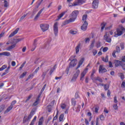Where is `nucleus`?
Wrapping results in <instances>:
<instances>
[{"label": "nucleus", "mask_w": 125, "mask_h": 125, "mask_svg": "<svg viewBox=\"0 0 125 125\" xmlns=\"http://www.w3.org/2000/svg\"><path fill=\"white\" fill-rule=\"evenodd\" d=\"M78 15H79V11H73L72 13L69 15L70 19L65 21L64 23H63V25H67V24H69V23H72V22H74V21L77 19Z\"/></svg>", "instance_id": "1"}, {"label": "nucleus", "mask_w": 125, "mask_h": 125, "mask_svg": "<svg viewBox=\"0 0 125 125\" xmlns=\"http://www.w3.org/2000/svg\"><path fill=\"white\" fill-rule=\"evenodd\" d=\"M125 29L122 25H119V27L116 30V33H114V37L118 38L119 36L123 35V32H125Z\"/></svg>", "instance_id": "2"}, {"label": "nucleus", "mask_w": 125, "mask_h": 125, "mask_svg": "<svg viewBox=\"0 0 125 125\" xmlns=\"http://www.w3.org/2000/svg\"><path fill=\"white\" fill-rule=\"evenodd\" d=\"M34 116V111L32 110L30 112V114L27 117L26 115H24L23 119L22 120L23 124H25L26 122H30V120L32 119V117Z\"/></svg>", "instance_id": "3"}, {"label": "nucleus", "mask_w": 125, "mask_h": 125, "mask_svg": "<svg viewBox=\"0 0 125 125\" xmlns=\"http://www.w3.org/2000/svg\"><path fill=\"white\" fill-rule=\"evenodd\" d=\"M23 40H24L23 38L13 39L12 40L11 43V44H14L16 46V44H17L18 42H21V41H23Z\"/></svg>", "instance_id": "4"}, {"label": "nucleus", "mask_w": 125, "mask_h": 125, "mask_svg": "<svg viewBox=\"0 0 125 125\" xmlns=\"http://www.w3.org/2000/svg\"><path fill=\"white\" fill-rule=\"evenodd\" d=\"M40 27L41 28L42 32H45V31H47V30H48V28H49V25L48 24H40Z\"/></svg>", "instance_id": "5"}, {"label": "nucleus", "mask_w": 125, "mask_h": 125, "mask_svg": "<svg viewBox=\"0 0 125 125\" xmlns=\"http://www.w3.org/2000/svg\"><path fill=\"white\" fill-rule=\"evenodd\" d=\"M114 62L115 63V67H119V66L124 67V66H125V63L121 61L116 60H115Z\"/></svg>", "instance_id": "6"}, {"label": "nucleus", "mask_w": 125, "mask_h": 125, "mask_svg": "<svg viewBox=\"0 0 125 125\" xmlns=\"http://www.w3.org/2000/svg\"><path fill=\"white\" fill-rule=\"evenodd\" d=\"M53 30L55 36L58 34V22H55L54 24Z\"/></svg>", "instance_id": "7"}, {"label": "nucleus", "mask_w": 125, "mask_h": 125, "mask_svg": "<svg viewBox=\"0 0 125 125\" xmlns=\"http://www.w3.org/2000/svg\"><path fill=\"white\" fill-rule=\"evenodd\" d=\"M87 71H88V68H86L81 73L80 81H83V77H84V76H85V75L86 74V73H87Z\"/></svg>", "instance_id": "8"}, {"label": "nucleus", "mask_w": 125, "mask_h": 125, "mask_svg": "<svg viewBox=\"0 0 125 125\" xmlns=\"http://www.w3.org/2000/svg\"><path fill=\"white\" fill-rule=\"evenodd\" d=\"M99 3V0H94L92 2V7L94 9L98 8V4Z\"/></svg>", "instance_id": "9"}, {"label": "nucleus", "mask_w": 125, "mask_h": 125, "mask_svg": "<svg viewBox=\"0 0 125 125\" xmlns=\"http://www.w3.org/2000/svg\"><path fill=\"white\" fill-rule=\"evenodd\" d=\"M79 75H80V70H77L74 75L73 77H72L71 81L72 82H75L76 80H77V78L79 77Z\"/></svg>", "instance_id": "10"}, {"label": "nucleus", "mask_w": 125, "mask_h": 125, "mask_svg": "<svg viewBox=\"0 0 125 125\" xmlns=\"http://www.w3.org/2000/svg\"><path fill=\"white\" fill-rule=\"evenodd\" d=\"M77 65V59H74L72 60L69 63V68L71 67H75V66Z\"/></svg>", "instance_id": "11"}, {"label": "nucleus", "mask_w": 125, "mask_h": 125, "mask_svg": "<svg viewBox=\"0 0 125 125\" xmlns=\"http://www.w3.org/2000/svg\"><path fill=\"white\" fill-rule=\"evenodd\" d=\"M87 25H88L87 21L84 22L83 25L81 26V29L83 31H86L87 28Z\"/></svg>", "instance_id": "12"}, {"label": "nucleus", "mask_w": 125, "mask_h": 125, "mask_svg": "<svg viewBox=\"0 0 125 125\" xmlns=\"http://www.w3.org/2000/svg\"><path fill=\"white\" fill-rule=\"evenodd\" d=\"M99 73H106L107 69L105 67H103V65H100L99 69Z\"/></svg>", "instance_id": "13"}, {"label": "nucleus", "mask_w": 125, "mask_h": 125, "mask_svg": "<svg viewBox=\"0 0 125 125\" xmlns=\"http://www.w3.org/2000/svg\"><path fill=\"white\" fill-rule=\"evenodd\" d=\"M44 10V7H43V8H42L39 11V12L37 13V15L35 16L34 18V20H38V18H39V17L41 16V14H42V11H43Z\"/></svg>", "instance_id": "14"}, {"label": "nucleus", "mask_w": 125, "mask_h": 125, "mask_svg": "<svg viewBox=\"0 0 125 125\" xmlns=\"http://www.w3.org/2000/svg\"><path fill=\"white\" fill-rule=\"evenodd\" d=\"M37 42H38V40L37 39H35L34 40L32 47L31 48V51H34V50L36 49V48L37 47V45L38 44Z\"/></svg>", "instance_id": "15"}, {"label": "nucleus", "mask_w": 125, "mask_h": 125, "mask_svg": "<svg viewBox=\"0 0 125 125\" xmlns=\"http://www.w3.org/2000/svg\"><path fill=\"white\" fill-rule=\"evenodd\" d=\"M18 31H19V28H17L13 32H12L9 36V38H12V37L15 36V35L18 33Z\"/></svg>", "instance_id": "16"}, {"label": "nucleus", "mask_w": 125, "mask_h": 125, "mask_svg": "<svg viewBox=\"0 0 125 125\" xmlns=\"http://www.w3.org/2000/svg\"><path fill=\"white\" fill-rule=\"evenodd\" d=\"M104 38L107 42L110 43V42H111V41H112V40L111 39V38H110L109 36H108L107 34H105L104 35Z\"/></svg>", "instance_id": "17"}, {"label": "nucleus", "mask_w": 125, "mask_h": 125, "mask_svg": "<svg viewBox=\"0 0 125 125\" xmlns=\"http://www.w3.org/2000/svg\"><path fill=\"white\" fill-rule=\"evenodd\" d=\"M84 59L83 58H82L79 62V64L77 66V67H76V70H78V69H79V68H80L81 67V66H82V65H83V61H84Z\"/></svg>", "instance_id": "18"}, {"label": "nucleus", "mask_w": 125, "mask_h": 125, "mask_svg": "<svg viewBox=\"0 0 125 125\" xmlns=\"http://www.w3.org/2000/svg\"><path fill=\"white\" fill-rule=\"evenodd\" d=\"M12 45L7 47L6 48V50L7 51H10L12 49H13V48H15V47L16 46L14 44H12Z\"/></svg>", "instance_id": "19"}, {"label": "nucleus", "mask_w": 125, "mask_h": 125, "mask_svg": "<svg viewBox=\"0 0 125 125\" xmlns=\"http://www.w3.org/2000/svg\"><path fill=\"white\" fill-rule=\"evenodd\" d=\"M92 80L93 81V82H94V81H98V82H100V83H103V80L99 77L92 78Z\"/></svg>", "instance_id": "20"}, {"label": "nucleus", "mask_w": 125, "mask_h": 125, "mask_svg": "<svg viewBox=\"0 0 125 125\" xmlns=\"http://www.w3.org/2000/svg\"><path fill=\"white\" fill-rule=\"evenodd\" d=\"M67 13V11L62 12L61 14H60L58 16V19H57V21H58L61 18H62V16H64L65 15V14Z\"/></svg>", "instance_id": "21"}, {"label": "nucleus", "mask_w": 125, "mask_h": 125, "mask_svg": "<svg viewBox=\"0 0 125 125\" xmlns=\"http://www.w3.org/2000/svg\"><path fill=\"white\" fill-rule=\"evenodd\" d=\"M81 43H79L78 45L75 47L76 53L78 54L80 52V47H81Z\"/></svg>", "instance_id": "22"}, {"label": "nucleus", "mask_w": 125, "mask_h": 125, "mask_svg": "<svg viewBox=\"0 0 125 125\" xmlns=\"http://www.w3.org/2000/svg\"><path fill=\"white\" fill-rule=\"evenodd\" d=\"M13 108V106L12 105H10L7 109L4 112V114H7V113H8L10 111H11L12 110V108Z\"/></svg>", "instance_id": "23"}, {"label": "nucleus", "mask_w": 125, "mask_h": 125, "mask_svg": "<svg viewBox=\"0 0 125 125\" xmlns=\"http://www.w3.org/2000/svg\"><path fill=\"white\" fill-rule=\"evenodd\" d=\"M0 55H3L4 56H10L9 52H3L0 53Z\"/></svg>", "instance_id": "24"}, {"label": "nucleus", "mask_w": 125, "mask_h": 125, "mask_svg": "<svg viewBox=\"0 0 125 125\" xmlns=\"http://www.w3.org/2000/svg\"><path fill=\"white\" fill-rule=\"evenodd\" d=\"M86 19H87V15H83L82 17V21L83 22H86Z\"/></svg>", "instance_id": "25"}, {"label": "nucleus", "mask_w": 125, "mask_h": 125, "mask_svg": "<svg viewBox=\"0 0 125 125\" xmlns=\"http://www.w3.org/2000/svg\"><path fill=\"white\" fill-rule=\"evenodd\" d=\"M42 124H43V117H42L39 120L38 125H42Z\"/></svg>", "instance_id": "26"}, {"label": "nucleus", "mask_w": 125, "mask_h": 125, "mask_svg": "<svg viewBox=\"0 0 125 125\" xmlns=\"http://www.w3.org/2000/svg\"><path fill=\"white\" fill-rule=\"evenodd\" d=\"M39 101H40V99L39 98H37L36 99V101L33 104V106H37V105H38Z\"/></svg>", "instance_id": "27"}, {"label": "nucleus", "mask_w": 125, "mask_h": 125, "mask_svg": "<svg viewBox=\"0 0 125 125\" xmlns=\"http://www.w3.org/2000/svg\"><path fill=\"white\" fill-rule=\"evenodd\" d=\"M118 76L120 77L121 79V80H124V79H125V75H124V74L123 73H118Z\"/></svg>", "instance_id": "28"}, {"label": "nucleus", "mask_w": 125, "mask_h": 125, "mask_svg": "<svg viewBox=\"0 0 125 125\" xmlns=\"http://www.w3.org/2000/svg\"><path fill=\"white\" fill-rule=\"evenodd\" d=\"M102 60L103 61H104V62H107L109 61V60L108 59V56H106L105 58H104V57H103L102 58Z\"/></svg>", "instance_id": "29"}, {"label": "nucleus", "mask_w": 125, "mask_h": 125, "mask_svg": "<svg viewBox=\"0 0 125 125\" xmlns=\"http://www.w3.org/2000/svg\"><path fill=\"white\" fill-rule=\"evenodd\" d=\"M107 23H105V22H103L101 26V31H103V30H104V28H105V26H106V24Z\"/></svg>", "instance_id": "30"}, {"label": "nucleus", "mask_w": 125, "mask_h": 125, "mask_svg": "<svg viewBox=\"0 0 125 125\" xmlns=\"http://www.w3.org/2000/svg\"><path fill=\"white\" fill-rule=\"evenodd\" d=\"M116 52L117 53H121V48H120V46H117L116 47Z\"/></svg>", "instance_id": "31"}, {"label": "nucleus", "mask_w": 125, "mask_h": 125, "mask_svg": "<svg viewBox=\"0 0 125 125\" xmlns=\"http://www.w3.org/2000/svg\"><path fill=\"white\" fill-rule=\"evenodd\" d=\"M33 97V95L32 94H30L27 98V99L25 100V103H27V102L28 101H29V100H30L32 97Z\"/></svg>", "instance_id": "32"}, {"label": "nucleus", "mask_w": 125, "mask_h": 125, "mask_svg": "<svg viewBox=\"0 0 125 125\" xmlns=\"http://www.w3.org/2000/svg\"><path fill=\"white\" fill-rule=\"evenodd\" d=\"M44 48H45V49H47V50H49V49H50V46L49 45V43H47L44 46Z\"/></svg>", "instance_id": "33"}, {"label": "nucleus", "mask_w": 125, "mask_h": 125, "mask_svg": "<svg viewBox=\"0 0 125 125\" xmlns=\"http://www.w3.org/2000/svg\"><path fill=\"white\" fill-rule=\"evenodd\" d=\"M120 47L121 48V50H124V49H125V43L124 42L121 43Z\"/></svg>", "instance_id": "34"}, {"label": "nucleus", "mask_w": 125, "mask_h": 125, "mask_svg": "<svg viewBox=\"0 0 125 125\" xmlns=\"http://www.w3.org/2000/svg\"><path fill=\"white\" fill-rule=\"evenodd\" d=\"M63 119H64V114H62L59 117L60 122H62V121H63Z\"/></svg>", "instance_id": "35"}, {"label": "nucleus", "mask_w": 125, "mask_h": 125, "mask_svg": "<svg viewBox=\"0 0 125 125\" xmlns=\"http://www.w3.org/2000/svg\"><path fill=\"white\" fill-rule=\"evenodd\" d=\"M5 107V105L4 104H1L0 106V111L1 112L2 111H3V110L4 109V108Z\"/></svg>", "instance_id": "36"}, {"label": "nucleus", "mask_w": 125, "mask_h": 125, "mask_svg": "<svg viewBox=\"0 0 125 125\" xmlns=\"http://www.w3.org/2000/svg\"><path fill=\"white\" fill-rule=\"evenodd\" d=\"M71 4V5H69V6H76L77 5H79V3H78V2H74Z\"/></svg>", "instance_id": "37"}, {"label": "nucleus", "mask_w": 125, "mask_h": 125, "mask_svg": "<svg viewBox=\"0 0 125 125\" xmlns=\"http://www.w3.org/2000/svg\"><path fill=\"white\" fill-rule=\"evenodd\" d=\"M7 66L6 65H2V66L0 68V71H3V70H4V69H6V68H7Z\"/></svg>", "instance_id": "38"}, {"label": "nucleus", "mask_w": 125, "mask_h": 125, "mask_svg": "<svg viewBox=\"0 0 125 125\" xmlns=\"http://www.w3.org/2000/svg\"><path fill=\"white\" fill-rule=\"evenodd\" d=\"M26 75H27V72H23L20 76V78L21 79L23 78V77H25V76H26Z\"/></svg>", "instance_id": "39"}, {"label": "nucleus", "mask_w": 125, "mask_h": 125, "mask_svg": "<svg viewBox=\"0 0 125 125\" xmlns=\"http://www.w3.org/2000/svg\"><path fill=\"white\" fill-rule=\"evenodd\" d=\"M77 2L79 5H81V4H83V3L84 2L83 0H78Z\"/></svg>", "instance_id": "40"}, {"label": "nucleus", "mask_w": 125, "mask_h": 125, "mask_svg": "<svg viewBox=\"0 0 125 125\" xmlns=\"http://www.w3.org/2000/svg\"><path fill=\"white\" fill-rule=\"evenodd\" d=\"M4 7H7V6H8V2H7V0H5L4 1Z\"/></svg>", "instance_id": "41"}, {"label": "nucleus", "mask_w": 125, "mask_h": 125, "mask_svg": "<svg viewBox=\"0 0 125 125\" xmlns=\"http://www.w3.org/2000/svg\"><path fill=\"white\" fill-rule=\"evenodd\" d=\"M77 103V102L74 99H72V104L73 106H76V104Z\"/></svg>", "instance_id": "42"}, {"label": "nucleus", "mask_w": 125, "mask_h": 125, "mask_svg": "<svg viewBox=\"0 0 125 125\" xmlns=\"http://www.w3.org/2000/svg\"><path fill=\"white\" fill-rule=\"evenodd\" d=\"M70 33L71 35H76V34H77V31L71 30L70 31Z\"/></svg>", "instance_id": "43"}, {"label": "nucleus", "mask_w": 125, "mask_h": 125, "mask_svg": "<svg viewBox=\"0 0 125 125\" xmlns=\"http://www.w3.org/2000/svg\"><path fill=\"white\" fill-rule=\"evenodd\" d=\"M96 72V71L95 70H94V69L93 70L92 72L91 75V79H93V76H94V74H95Z\"/></svg>", "instance_id": "44"}, {"label": "nucleus", "mask_w": 125, "mask_h": 125, "mask_svg": "<svg viewBox=\"0 0 125 125\" xmlns=\"http://www.w3.org/2000/svg\"><path fill=\"white\" fill-rule=\"evenodd\" d=\"M54 70H55V66L53 67L50 71V75H52V73L54 72Z\"/></svg>", "instance_id": "45"}, {"label": "nucleus", "mask_w": 125, "mask_h": 125, "mask_svg": "<svg viewBox=\"0 0 125 125\" xmlns=\"http://www.w3.org/2000/svg\"><path fill=\"white\" fill-rule=\"evenodd\" d=\"M100 119L101 121H104L105 117H104V115H103V114H102L100 116Z\"/></svg>", "instance_id": "46"}, {"label": "nucleus", "mask_w": 125, "mask_h": 125, "mask_svg": "<svg viewBox=\"0 0 125 125\" xmlns=\"http://www.w3.org/2000/svg\"><path fill=\"white\" fill-rule=\"evenodd\" d=\"M80 109H81V105H78L76 108V112H80Z\"/></svg>", "instance_id": "47"}, {"label": "nucleus", "mask_w": 125, "mask_h": 125, "mask_svg": "<svg viewBox=\"0 0 125 125\" xmlns=\"http://www.w3.org/2000/svg\"><path fill=\"white\" fill-rule=\"evenodd\" d=\"M104 88L105 90H108L109 89V85L105 84L104 85Z\"/></svg>", "instance_id": "48"}, {"label": "nucleus", "mask_w": 125, "mask_h": 125, "mask_svg": "<svg viewBox=\"0 0 125 125\" xmlns=\"http://www.w3.org/2000/svg\"><path fill=\"white\" fill-rule=\"evenodd\" d=\"M46 72H43L42 77V79H44V78H45V76H46Z\"/></svg>", "instance_id": "49"}, {"label": "nucleus", "mask_w": 125, "mask_h": 125, "mask_svg": "<svg viewBox=\"0 0 125 125\" xmlns=\"http://www.w3.org/2000/svg\"><path fill=\"white\" fill-rule=\"evenodd\" d=\"M113 108L114 110H118V107L117 104H113Z\"/></svg>", "instance_id": "50"}, {"label": "nucleus", "mask_w": 125, "mask_h": 125, "mask_svg": "<svg viewBox=\"0 0 125 125\" xmlns=\"http://www.w3.org/2000/svg\"><path fill=\"white\" fill-rule=\"evenodd\" d=\"M40 70V67H37L35 71L34 72L33 74H37L38 72H39V70Z\"/></svg>", "instance_id": "51"}, {"label": "nucleus", "mask_w": 125, "mask_h": 125, "mask_svg": "<svg viewBox=\"0 0 125 125\" xmlns=\"http://www.w3.org/2000/svg\"><path fill=\"white\" fill-rule=\"evenodd\" d=\"M97 54V50H93V55L95 56Z\"/></svg>", "instance_id": "52"}, {"label": "nucleus", "mask_w": 125, "mask_h": 125, "mask_svg": "<svg viewBox=\"0 0 125 125\" xmlns=\"http://www.w3.org/2000/svg\"><path fill=\"white\" fill-rule=\"evenodd\" d=\"M94 42H95V41H92V42L90 45V48H92L94 46Z\"/></svg>", "instance_id": "53"}, {"label": "nucleus", "mask_w": 125, "mask_h": 125, "mask_svg": "<svg viewBox=\"0 0 125 125\" xmlns=\"http://www.w3.org/2000/svg\"><path fill=\"white\" fill-rule=\"evenodd\" d=\"M61 108L62 109H65L66 108V104H61Z\"/></svg>", "instance_id": "54"}, {"label": "nucleus", "mask_w": 125, "mask_h": 125, "mask_svg": "<svg viewBox=\"0 0 125 125\" xmlns=\"http://www.w3.org/2000/svg\"><path fill=\"white\" fill-rule=\"evenodd\" d=\"M99 118H97L96 120V125H99Z\"/></svg>", "instance_id": "55"}, {"label": "nucleus", "mask_w": 125, "mask_h": 125, "mask_svg": "<svg viewBox=\"0 0 125 125\" xmlns=\"http://www.w3.org/2000/svg\"><path fill=\"white\" fill-rule=\"evenodd\" d=\"M116 52H116V51L114 50V51H113V52L112 53V56L113 57H114L115 58H116L117 57V56H116Z\"/></svg>", "instance_id": "56"}, {"label": "nucleus", "mask_w": 125, "mask_h": 125, "mask_svg": "<svg viewBox=\"0 0 125 125\" xmlns=\"http://www.w3.org/2000/svg\"><path fill=\"white\" fill-rule=\"evenodd\" d=\"M26 16H27V14L24 15L23 16H22L20 18V20L19 21L20 22V21H21V20H23V19H24V18H25V17H26Z\"/></svg>", "instance_id": "57"}, {"label": "nucleus", "mask_w": 125, "mask_h": 125, "mask_svg": "<svg viewBox=\"0 0 125 125\" xmlns=\"http://www.w3.org/2000/svg\"><path fill=\"white\" fill-rule=\"evenodd\" d=\"M11 65L13 67H15V65H16V62L15 61H12L11 62Z\"/></svg>", "instance_id": "58"}, {"label": "nucleus", "mask_w": 125, "mask_h": 125, "mask_svg": "<svg viewBox=\"0 0 125 125\" xmlns=\"http://www.w3.org/2000/svg\"><path fill=\"white\" fill-rule=\"evenodd\" d=\"M89 41H90V40L89 39V38H85V42L86 43H87V42H89Z\"/></svg>", "instance_id": "59"}, {"label": "nucleus", "mask_w": 125, "mask_h": 125, "mask_svg": "<svg viewBox=\"0 0 125 125\" xmlns=\"http://www.w3.org/2000/svg\"><path fill=\"white\" fill-rule=\"evenodd\" d=\"M107 50H108V47H105L103 49V52H106V51H107Z\"/></svg>", "instance_id": "60"}, {"label": "nucleus", "mask_w": 125, "mask_h": 125, "mask_svg": "<svg viewBox=\"0 0 125 125\" xmlns=\"http://www.w3.org/2000/svg\"><path fill=\"white\" fill-rule=\"evenodd\" d=\"M114 103H118V100H117V96L114 97Z\"/></svg>", "instance_id": "61"}, {"label": "nucleus", "mask_w": 125, "mask_h": 125, "mask_svg": "<svg viewBox=\"0 0 125 125\" xmlns=\"http://www.w3.org/2000/svg\"><path fill=\"white\" fill-rule=\"evenodd\" d=\"M16 104V101H13L11 104V105H12L13 107L14 105H15Z\"/></svg>", "instance_id": "62"}, {"label": "nucleus", "mask_w": 125, "mask_h": 125, "mask_svg": "<svg viewBox=\"0 0 125 125\" xmlns=\"http://www.w3.org/2000/svg\"><path fill=\"white\" fill-rule=\"evenodd\" d=\"M121 87H125V82H123L121 84Z\"/></svg>", "instance_id": "63"}, {"label": "nucleus", "mask_w": 125, "mask_h": 125, "mask_svg": "<svg viewBox=\"0 0 125 125\" xmlns=\"http://www.w3.org/2000/svg\"><path fill=\"white\" fill-rule=\"evenodd\" d=\"M122 62H125V56L122 57Z\"/></svg>", "instance_id": "64"}]
</instances>
